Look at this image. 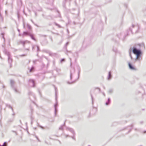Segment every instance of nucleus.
Returning <instances> with one entry per match:
<instances>
[{"mask_svg": "<svg viewBox=\"0 0 146 146\" xmlns=\"http://www.w3.org/2000/svg\"><path fill=\"white\" fill-rule=\"evenodd\" d=\"M128 65L130 69L133 70H136V68L134 66H132L130 63H128Z\"/></svg>", "mask_w": 146, "mask_h": 146, "instance_id": "2", "label": "nucleus"}, {"mask_svg": "<svg viewBox=\"0 0 146 146\" xmlns=\"http://www.w3.org/2000/svg\"><path fill=\"white\" fill-rule=\"evenodd\" d=\"M133 53L136 55V59H138L141 54V51L139 50H138L135 48H134L133 49Z\"/></svg>", "mask_w": 146, "mask_h": 146, "instance_id": "1", "label": "nucleus"}, {"mask_svg": "<svg viewBox=\"0 0 146 146\" xmlns=\"http://www.w3.org/2000/svg\"><path fill=\"white\" fill-rule=\"evenodd\" d=\"M109 79L110 78V76H111V74L110 73V72L109 73Z\"/></svg>", "mask_w": 146, "mask_h": 146, "instance_id": "3", "label": "nucleus"}]
</instances>
